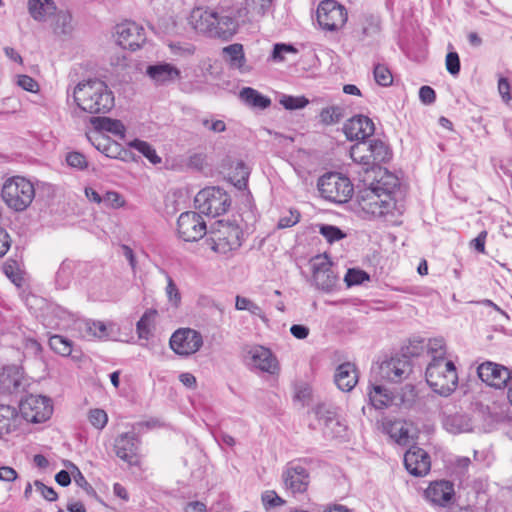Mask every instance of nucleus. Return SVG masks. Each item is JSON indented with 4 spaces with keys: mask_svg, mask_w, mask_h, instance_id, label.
<instances>
[{
    "mask_svg": "<svg viewBox=\"0 0 512 512\" xmlns=\"http://www.w3.org/2000/svg\"><path fill=\"white\" fill-rule=\"evenodd\" d=\"M193 29L209 37L230 40L237 32L239 23L230 10H205L195 8L189 16Z\"/></svg>",
    "mask_w": 512,
    "mask_h": 512,
    "instance_id": "nucleus-1",
    "label": "nucleus"
},
{
    "mask_svg": "<svg viewBox=\"0 0 512 512\" xmlns=\"http://www.w3.org/2000/svg\"><path fill=\"white\" fill-rule=\"evenodd\" d=\"M73 98L77 106L89 114H106L115 105L113 92L99 79L79 82L73 89Z\"/></svg>",
    "mask_w": 512,
    "mask_h": 512,
    "instance_id": "nucleus-2",
    "label": "nucleus"
},
{
    "mask_svg": "<svg viewBox=\"0 0 512 512\" xmlns=\"http://www.w3.org/2000/svg\"><path fill=\"white\" fill-rule=\"evenodd\" d=\"M397 186L398 178L387 174L371 187L360 190L357 194V202L366 214L374 217L385 216L395 206L391 194Z\"/></svg>",
    "mask_w": 512,
    "mask_h": 512,
    "instance_id": "nucleus-3",
    "label": "nucleus"
},
{
    "mask_svg": "<svg viewBox=\"0 0 512 512\" xmlns=\"http://www.w3.org/2000/svg\"><path fill=\"white\" fill-rule=\"evenodd\" d=\"M425 376L431 389L444 397L451 395L458 385L457 370L451 360L430 362Z\"/></svg>",
    "mask_w": 512,
    "mask_h": 512,
    "instance_id": "nucleus-4",
    "label": "nucleus"
},
{
    "mask_svg": "<svg viewBox=\"0 0 512 512\" xmlns=\"http://www.w3.org/2000/svg\"><path fill=\"white\" fill-rule=\"evenodd\" d=\"M1 196L9 208L16 212H22L32 203L35 197V188L26 178L14 176L4 182Z\"/></svg>",
    "mask_w": 512,
    "mask_h": 512,
    "instance_id": "nucleus-5",
    "label": "nucleus"
},
{
    "mask_svg": "<svg viewBox=\"0 0 512 512\" xmlns=\"http://www.w3.org/2000/svg\"><path fill=\"white\" fill-rule=\"evenodd\" d=\"M243 232L237 224L217 221L211 228L207 239L211 249L220 254H227L241 246Z\"/></svg>",
    "mask_w": 512,
    "mask_h": 512,
    "instance_id": "nucleus-6",
    "label": "nucleus"
},
{
    "mask_svg": "<svg viewBox=\"0 0 512 512\" xmlns=\"http://www.w3.org/2000/svg\"><path fill=\"white\" fill-rule=\"evenodd\" d=\"M317 187L323 198L338 204L348 202L354 192L350 179L337 172H329L321 176Z\"/></svg>",
    "mask_w": 512,
    "mask_h": 512,
    "instance_id": "nucleus-7",
    "label": "nucleus"
},
{
    "mask_svg": "<svg viewBox=\"0 0 512 512\" xmlns=\"http://www.w3.org/2000/svg\"><path fill=\"white\" fill-rule=\"evenodd\" d=\"M196 208L202 214L212 217L224 214L231 205L229 195L219 187H207L195 196Z\"/></svg>",
    "mask_w": 512,
    "mask_h": 512,
    "instance_id": "nucleus-8",
    "label": "nucleus"
},
{
    "mask_svg": "<svg viewBox=\"0 0 512 512\" xmlns=\"http://www.w3.org/2000/svg\"><path fill=\"white\" fill-rule=\"evenodd\" d=\"M317 21L324 30L336 31L347 21V11L334 0H324L317 8Z\"/></svg>",
    "mask_w": 512,
    "mask_h": 512,
    "instance_id": "nucleus-9",
    "label": "nucleus"
},
{
    "mask_svg": "<svg viewBox=\"0 0 512 512\" xmlns=\"http://www.w3.org/2000/svg\"><path fill=\"white\" fill-rule=\"evenodd\" d=\"M23 417L33 423H42L50 418L53 407L49 398L42 395H29L20 403Z\"/></svg>",
    "mask_w": 512,
    "mask_h": 512,
    "instance_id": "nucleus-10",
    "label": "nucleus"
},
{
    "mask_svg": "<svg viewBox=\"0 0 512 512\" xmlns=\"http://www.w3.org/2000/svg\"><path fill=\"white\" fill-rule=\"evenodd\" d=\"M170 348L180 356H189L196 353L203 345L200 332L191 328L176 330L169 341Z\"/></svg>",
    "mask_w": 512,
    "mask_h": 512,
    "instance_id": "nucleus-11",
    "label": "nucleus"
},
{
    "mask_svg": "<svg viewBox=\"0 0 512 512\" xmlns=\"http://www.w3.org/2000/svg\"><path fill=\"white\" fill-rule=\"evenodd\" d=\"M179 236L187 242L200 240L207 232L206 223L202 216L195 211L180 214L177 221Z\"/></svg>",
    "mask_w": 512,
    "mask_h": 512,
    "instance_id": "nucleus-12",
    "label": "nucleus"
},
{
    "mask_svg": "<svg viewBox=\"0 0 512 512\" xmlns=\"http://www.w3.org/2000/svg\"><path fill=\"white\" fill-rule=\"evenodd\" d=\"M117 43L124 49L136 51L146 42L144 28L134 21H125L116 26Z\"/></svg>",
    "mask_w": 512,
    "mask_h": 512,
    "instance_id": "nucleus-13",
    "label": "nucleus"
},
{
    "mask_svg": "<svg viewBox=\"0 0 512 512\" xmlns=\"http://www.w3.org/2000/svg\"><path fill=\"white\" fill-rule=\"evenodd\" d=\"M378 370L382 379L399 383L410 374L412 368L407 354H403L383 361Z\"/></svg>",
    "mask_w": 512,
    "mask_h": 512,
    "instance_id": "nucleus-14",
    "label": "nucleus"
},
{
    "mask_svg": "<svg viewBox=\"0 0 512 512\" xmlns=\"http://www.w3.org/2000/svg\"><path fill=\"white\" fill-rule=\"evenodd\" d=\"M477 374L484 383L497 389L505 387L512 380V372L507 367L491 361L479 365Z\"/></svg>",
    "mask_w": 512,
    "mask_h": 512,
    "instance_id": "nucleus-15",
    "label": "nucleus"
},
{
    "mask_svg": "<svg viewBox=\"0 0 512 512\" xmlns=\"http://www.w3.org/2000/svg\"><path fill=\"white\" fill-rule=\"evenodd\" d=\"M313 279L316 286L323 291H331L338 278L327 255H318L312 260Z\"/></svg>",
    "mask_w": 512,
    "mask_h": 512,
    "instance_id": "nucleus-16",
    "label": "nucleus"
},
{
    "mask_svg": "<svg viewBox=\"0 0 512 512\" xmlns=\"http://www.w3.org/2000/svg\"><path fill=\"white\" fill-rule=\"evenodd\" d=\"M375 126L373 121L364 115H356L347 120L343 126V132L350 141H361L365 144V140L373 135Z\"/></svg>",
    "mask_w": 512,
    "mask_h": 512,
    "instance_id": "nucleus-17",
    "label": "nucleus"
},
{
    "mask_svg": "<svg viewBox=\"0 0 512 512\" xmlns=\"http://www.w3.org/2000/svg\"><path fill=\"white\" fill-rule=\"evenodd\" d=\"M404 465L411 475L425 476L431 468L430 455L424 449L413 445L404 455Z\"/></svg>",
    "mask_w": 512,
    "mask_h": 512,
    "instance_id": "nucleus-18",
    "label": "nucleus"
},
{
    "mask_svg": "<svg viewBox=\"0 0 512 512\" xmlns=\"http://www.w3.org/2000/svg\"><path fill=\"white\" fill-rule=\"evenodd\" d=\"M425 496L434 505L448 507L455 498L454 484L448 480L434 481L426 489Z\"/></svg>",
    "mask_w": 512,
    "mask_h": 512,
    "instance_id": "nucleus-19",
    "label": "nucleus"
},
{
    "mask_svg": "<svg viewBox=\"0 0 512 512\" xmlns=\"http://www.w3.org/2000/svg\"><path fill=\"white\" fill-rule=\"evenodd\" d=\"M316 417L323 421L325 433L331 437H339L346 430V427L337 417V408L331 404L321 403L314 408Z\"/></svg>",
    "mask_w": 512,
    "mask_h": 512,
    "instance_id": "nucleus-20",
    "label": "nucleus"
},
{
    "mask_svg": "<svg viewBox=\"0 0 512 512\" xmlns=\"http://www.w3.org/2000/svg\"><path fill=\"white\" fill-rule=\"evenodd\" d=\"M283 480L286 488L292 493H303L309 485V473L299 464H289L283 472Z\"/></svg>",
    "mask_w": 512,
    "mask_h": 512,
    "instance_id": "nucleus-21",
    "label": "nucleus"
},
{
    "mask_svg": "<svg viewBox=\"0 0 512 512\" xmlns=\"http://www.w3.org/2000/svg\"><path fill=\"white\" fill-rule=\"evenodd\" d=\"M248 354L255 368L269 374H275L279 370L278 361L268 348L255 346L249 350Z\"/></svg>",
    "mask_w": 512,
    "mask_h": 512,
    "instance_id": "nucleus-22",
    "label": "nucleus"
},
{
    "mask_svg": "<svg viewBox=\"0 0 512 512\" xmlns=\"http://www.w3.org/2000/svg\"><path fill=\"white\" fill-rule=\"evenodd\" d=\"M146 74L157 85H168L181 78V71L174 65L166 62L149 65Z\"/></svg>",
    "mask_w": 512,
    "mask_h": 512,
    "instance_id": "nucleus-23",
    "label": "nucleus"
},
{
    "mask_svg": "<svg viewBox=\"0 0 512 512\" xmlns=\"http://www.w3.org/2000/svg\"><path fill=\"white\" fill-rule=\"evenodd\" d=\"M136 436L134 433L121 434L115 441L116 455L129 465L138 464Z\"/></svg>",
    "mask_w": 512,
    "mask_h": 512,
    "instance_id": "nucleus-24",
    "label": "nucleus"
},
{
    "mask_svg": "<svg viewBox=\"0 0 512 512\" xmlns=\"http://www.w3.org/2000/svg\"><path fill=\"white\" fill-rule=\"evenodd\" d=\"M23 372L17 366H9L0 373V392L18 393L24 390Z\"/></svg>",
    "mask_w": 512,
    "mask_h": 512,
    "instance_id": "nucleus-25",
    "label": "nucleus"
},
{
    "mask_svg": "<svg viewBox=\"0 0 512 512\" xmlns=\"http://www.w3.org/2000/svg\"><path fill=\"white\" fill-rule=\"evenodd\" d=\"M334 382L340 390L351 391L358 383V371L355 364L351 362L340 364L336 369Z\"/></svg>",
    "mask_w": 512,
    "mask_h": 512,
    "instance_id": "nucleus-26",
    "label": "nucleus"
},
{
    "mask_svg": "<svg viewBox=\"0 0 512 512\" xmlns=\"http://www.w3.org/2000/svg\"><path fill=\"white\" fill-rule=\"evenodd\" d=\"M222 53L231 68L239 69L241 72L249 71L245 66L246 59L242 44L234 43L226 46L223 48Z\"/></svg>",
    "mask_w": 512,
    "mask_h": 512,
    "instance_id": "nucleus-27",
    "label": "nucleus"
},
{
    "mask_svg": "<svg viewBox=\"0 0 512 512\" xmlns=\"http://www.w3.org/2000/svg\"><path fill=\"white\" fill-rule=\"evenodd\" d=\"M90 123L96 130L112 133L121 139L125 137V126L120 120L108 117H92Z\"/></svg>",
    "mask_w": 512,
    "mask_h": 512,
    "instance_id": "nucleus-28",
    "label": "nucleus"
},
{
    "mask_svg": "<svg viewBox=\"0 0 512 512\" xmlns=\"http://www.w3.org/2000/svg\"><path fill=\"white\" fill-rule=\"evenodd\" d=\"M28 9L33 19L45 21L48 16L55 13L56 6L52 0H29Z\"/></svg>",
    "mask_w": 512,
    "mask_h": 512,
    "instance_id": "nucleus-29",
    "label": "nucleus"
},
{
    "mask_svg": "<svg viewBox=\"0 0 512 512\" xmlns=\"http://www.w3.org/2000/svg\"><path fill=\"white\" fill-rule=\"evenodd\" d=\"M17 419L18 412L15 407L0 404V438L16 428Z\"/></svg>",
    "mask_w": 512,
    "mask_h": 512,
    "instance_id": "nucleus-30",
    "label": "nucleus"
},
{
    "mask_svg": "<svg viewBox=\"0 0 512 512\" xmlns=\"http://www.w3.org/2000/svg\"><path fill=\"white\" fill-rule=\"evenodd\" d=\"M443 425L453 434L468 432L472 429L470 418L465 414H453L445 417Z\"/></svg>",
    "mask_w": 512,
    "mask_h": 512,
    "instance_id": "nucleus-31",
    "label": "nucleus"
},
{
    "mask_svg": "<svg viewBox=\"0 0 512 512\" xmlns=\"http://www.w3.org/2000/svg\"><path fill=\"white\" fill-rule=\"evenodd\" d=\"M240 98L250 107L266 109L271 105L270 98L262 95L251 87H245L240 91Z\"/></svg>",
    "mask_w": 512,
    "mask_h": 512,
    "instance_id": "nucleus-32",
    "label": "nucleus"
},
{
    "mask_svg": "<svg viewBox=\"0 0 512 512\" xmlns=\"http://www.w3.org/2000/svg\"><path fill=\"white\" fill-rule=\"evenodd\" d=\"M157 310L148 309L144 312L140 320L136 324V330L140 339L148 340L152 335L155 327V318Z\"/></svg>",
    "mask_w": 512,
    "mask_h": 512,
    "instance_id": "nucleus-33",
    "label": "nucleus"
},
{
    "mask_svg": "<svg viewBox=\"0 0 512 512\" xmlns=\"http://www.w3.org/2000/svg\"><path fill=\"white\" fill-rule=\"evenodd\" d=\"M369 400L376 409H383L391 405L393 397L382 385H373L369 392Z\"/></svg>",
    "mask_w": 512,
    "mask_h": 512,
    "instance_id": "nucleus-34",
    "label": "nucleus"
},
{
    "mask_svg": "<svg viewBox=\"0 0 512 512\" xmlns=\"http://www.w3.org/2000/svg\"><path fill=\"white\" fill-rule=\"evenodd\" d=\"M250 170L243 161H237L234 169L230 173V180L238 189L247 187Z\"/></svg>",
    "mask_w": 512,
    "mask_h": 512,
    "instance_id": "nucleus-35",
    "label": "nucleus"
},
{
    "mask_svg": "<svg viewBox=\"0 0 512 512\" xmlns=\"http://www.w3.org/2000/svg\"><path fill=\"white\" fill-rule=\"evenodd\" d=\"M74 263L72 261H63L56 272L55 283L59 289H66L72 279Z\"/></svg>",
    "mask_w": 512,
    "mask_h": 512,
    "instance_id": "nucleus-36",
    "label": "nucleus"
},
{
    "mask_svg": "<svg viewBox=\"0 0 512 512\" xmlns=\"http://www.w3.org/2000/svg\"><path fill=\"white\" fill-rule=\"evenodd\" d=\"M345 116V109L341 106H329L320 112V121L325 125L339 123Z\"/></svg>",
    "mask_w": 512,
    "mask_h": 512,
    "instance_id": "nucleus-37",
    "label": "nucleus"
},
{
    "mask_svg": "<svg viewBox=\"0 0 512 512\" xmlns=\"http://www.w3.org/2000/svg\"><path fill=\"white\" fill-rule=\"evenodd\" d=\"M73 342L61 335H53L49 338L50 348L61 356H69L72 352Z\"/></svg>",
    "mask_w": 512,
    "mask_h": 512,
    "instance_id": "nucleus-38",
    "label": "nucleus"
},
{
    "mask_svg": "<svg viewBox=\"0 0 512 512\" xmlns=\"http://www.w3.org/2000/svg\"><path fill=\"white\" fill-rule=\"evenodd\" d=\"M129 146L143 154L152 164L161 163V158L148 142L135 139L129 143Z\"/></svg>",
    "mask_w": 512,
    "mask_h": 512,
    "instance_id": "nucleus-39",
    "label": "nucleus"
},
{
    "mask_svg": "<svg viewBox=\"0 0 512 512\" xmlns=\"http://www.w3.org/2000/svg\"><path fill=\"white\" fill-rule=\"evenodd\" d=\"M390 436L400 445H408L410 443L409 428L406 423L396 421L390 427Z\"/></svg>",
    "mask_w": 512,
    "mask_h": 512,
    "instance_id": "nucleus-40",
    "label": "nucleus"
},
{
    "mask_svg": "<svg viewBox=\"0 0 512 512\" xmlns=\"http://www.w3.org/2000/svg\"><path fill=\"white\" fill-rule=\"evenodd\" d=\"M369 151L371 152L374 162H385L390 158L388 146L379 139L370 141Z\"/></svg>",
    "mask_w": 512,
    "mask_h": 512,
    "instance_id": "nucleus-41",
    "label": "nucleus"
},
{
    "mask_svg": "<svg viewBox=\"0 0 512 512\" xmlns=\"http://www.w3.org/2000/svg\"><path fill=\"white\" fill-rule=\"evenodd\" d=\"M428 353L431 355V362H436L437 360L446 361V347L445 342L442 338L430 339L427 344Z\"/></svg>",
    "mask_w": 512,
    "mask_h": 512,
    "instance_id": "nucleus-42",
    "label": "nucleus"
},
{
    "mask_svg": "<svg viewBox=\"0 0 512 512\" xmlns=\"http://www.w3.org/2000/svg\"><path fill=\"white\" fill-rule=\"evenodd\" d=\"M71 21H72V17L68 12H64V11L58 12L56 15L54 32L56 34H63V35L70 34L73 29Z\"/></svg>",
    "mask_w": 512,
    "mask_h": 512,
    "instance_id": "nucleus-43",
    "label": "nucleus"
},
{
    "mask_svg": "<svg viewBox=\"0 0 512 512\" xmlns=\"http://www.w3.org/2000/svg\"><path fill=\"white\" fill-rule=\"evenodd\" d=\"M273 0H245L247 13L257 16H264L271 8Z\"/></svg>",
    "mask_w": 512,
    "mask_h": 512,
    "instance_id": "nucleus-44",
    "label": "nucleus"
},
{
    "mask_svg": "<svg viewBox=\"0 0 512 512\" xmlns=\"http://www.w3.org/2000/svg\"><path fill=\"white\" fill-rule=\"evenodd\" d=\"M235 308L237 310H247L251 314L261 317L265 319L262 309L253 301L246 297L236 296Z\"/></svg>",
    "mask_w": 512,
    "mask_h": 512,
    "instance_id": "nucleus-45",
    "label": "nucleus"
},
{
    "mask_svg": "<svg viewBox=\"0 0 512 512\" xmlns=\"http://www.w3.org/2000/svg\"><path fill=\"white\" fill-rule=\"evenodd\" d=\"M279 102L287 110H296L304 108L309 100L304 96L282 95Z\"/></svg>",
    "mask_w": 512,
    "mask_h": 512,
    "instance_id": "nucleus-46",
    "label": "nucleus"
},
{
    "mask_svg": "<svg viewBox=\"0 0 512 512\" xmlns=\"http://www.w3.org/2000/svg\"><path fill=\"white\" fill-rule=\"evenodd\" d=\"M319 232L329 243L339 241L346 236L340 228L328 224H321L319 226Z\"/></svg>",
    "mask_w": 512,
    "mask_h": 512,
    "instance_id": "nucleus-47",
    "label": "nucleus"
},
{
    "mask_svg": "<svg viewBox=\"0 0 512 512\" xmlns=\"http://www.w3.org/2000/svg\"><path fill=\"white\" fill-rule=\"evenodd\" d=\"M373 74L376 83L380 86L386 87L391 85L393 82V77L390 70L382 64L375 65Z\"/></svg>",
    "mask_w": 512,
    "mask_h": 512,
    "instance_id": "nucleus-48",
    "label": "nucleus"
},
{
    "mask_svg": "<svg viewBox=\"0 0 512 512\" xmlns=\"http://www.w3.org/2000/svg\"><path fill=\"white\" fill-rule=\"evenodd\" d=\"M66 162L71 168L85 170L88 168V160L86 156L80 152L73 151L66 155Z\"/></svg>",
    "mask_w": 512,
    "mask_h": 512,
    "instance_id": "nucleus-49",
    "label": "nucleus"
},
{
    "mask_svg": "<svg viewBox=\"0 0 512 512\" xmlns=\"http://www.w3.org/2000/svg\"><path fill=\"white\" fill-rule=\"evenodd\" d=\"M106 208L117 209L125 204L123 197L116 191H107L101 202Z\"/></svg>",
    "mask_w": 512,
    "mask_h": 512,
    "instance_id": "nucleus-50",
    "label": "nucleus"
},
{
    "mask_svg": "<svg viewBox=\"0 0 512 512\" xmlns=\"http://www.w3.org/2000/svg\"><path fill=\"white\" fill-rule=\"evenodd\" d=\"M298 50L291 44L277 43L273 47L271 59L275 62H282L285 60L284 54H296Z\"/></svg>",
    "mask_w": 512,
    "mask_h": 512,
    "instance_id": "nucleus-51",
    "label": "nucleus"
},
{
    "mask_svg": "<svg viewBox=\"0 0 512 512\" xmlns=\"http://www.w3.org/2000/svg\"><path fill=\"white\" fill-rule=\"evenodd\" d=\"M345 282L348 287L362 284L365 280H369V275L362 270L349 269L345 275Z\"/></svg>",
    "mask_w": 512,
    "mask_h": 512,
    "instance_id": "nucleus-52",
    "label": "nucleus"
},
{
    "mask_svg": "<svg viewBox=\"0 0 512 512\" xmlns=\"http://www.w3.org/2000/svg\"><path fill=\"white\" fill-rule=\"evenodd\" d=\"M89 421L97 429H103L108 421L107 413L102 409H92L89 412Z\"/></svg>",
    "mask_w": 512,
    "mask_h": 512,
    "instance_id": "nucleus-53",
    "label": "nucleus"
},
{
    "mask_svg": "<svg viewBox=\"0 0 512 512\" xmlns=\"http://www.w3.org/2000/svg\"><path fill=\"white\" fill-rule=\"evenodd\" d=\"M300 212L296 209H290L288 215L280 217L277 227L279 229L289 228L296 225L300 220Z\"/></svg>",
    "mask_w": 512,
    "mask_h": 512,
    "instance_id": "nucleus-54",
    "label": "nucleus"
},
{
    "mask_svg": "<svg viewBox=\"0 0 512 512\" xmlns=\"http://www.w3.org/2000/svg\"><path fill=\"white\" fill-rule=\"evenodd\" d=\"M166 294L169 301L177 307L181 301V295L175 282L170 276H167Z\"/></svg>",
    "mask_w": 512,
    "mask_h": 512,
    "instance_id": "nucleus-55",
    "label": "nucleus"
},
{
    "mask_svg": "<svg viewBox=\"0 0 512 512\" xmlns=\"http://www.w3.org/2000/svg\"><path fill=\"white\" fill-rule=\"evenodd\" d=\"M446 68L452 75H458L460 72V59L456 52H449L446 55Z\"/></svg>",
    "mask_w": 512,
    "mask_h": 512,
    "instance_id": "nucleus-56",
    "label": "nucleus"
},
{
    "mask_svg": "<svg viewBox=\"0 0 512 512\" xmlns=\"http://www.w3.org/2000/svg\"><path fill=\"white\" fill-rule=\"evenodd\" d=\"M17 84L21 88L29 92H37L39 89L38 83L28 75H19Z\"/></svg>",
    "mask_w": 512,
    "mask_h": 512,
    "instance_id": "nucleus-57",
    "label": "nucleus"
},
{
    "mask_svg": "<svg viewBox=\"0 0 512 512\" xmlns=\"http://www.w3.org/2000/svg\"><path fill=\"white\" fill-rule=\"evenodd\" d=\"M35 486L41 492L42 496L46 500L53 502L58 499V494L52 487H48L44 483H42L41 481H38V480L35 481Z\"/></svg>",
    "mask_w": 512,
    "mask_h": 512,
    "instance_id": "nucleus-58",
    "label": "nucleus"
},
{
    "mask_svg": "<svg viewBox=\"0 0 512 512\" xmlns=\"http://www.w3.org/2000/svg\"><path fill=\"white\" fill-rule=\"evenodd\" d=\"M498 91H499V94L502 98V100L506 103V104H509L512 97H511V94H510V84L508 82V80L504 77H500L499 80H498Z\"/></svg>",
    "mask_w": 512,
    "mask_h": 512,
    "instance_id": "nucleus-59",
    "label": "nucleus"
},
{
    "mask_svg": "<svg viewBox=\"0 0 512 512\" xmlns=\"http://www.w3.org/2000/svg\"><path fill=\"white\" fill-rule=\"evenodd\" d=\"M419 98L422 103L430 105L435 102L436 93L430 86H422L419 90Z\"/></svg>",
    "mask_w": 512,
    "mask_h": 512,
    "instance_id": "nucleus-60",
    "label": "nucleus"
},
{
    "mask_svg": "<svg viewBox=\"0 0 512 512\" xmlns=\"http://www.w3.org/2000/svg\"><path fill=\"white\" fill-rule=\"evenodd\" d=\"M69 465L73 468V476L76 484L85 490H92L91 485L88 483L84 475L81 473L79 468L73 463L69 462Z\"/></svg>",
    "mask_w": 512,
    "mask_h": 512,
    "instance_id": "nucleus-61",
    "label": "nucleus"
},
{
    "mask_svg": "<svg viewBox=\"0 0 512 512\" xmlns=\"http://www.w3.org/2000/svg\"><path fill=\"white\" fill-rule=\"evenodd\" d=\"M262 501L267 507H275L282 505L284 500L279 497L274 491H268L262 496Z\"/></svg>",
    "mask_w": 512,
    "mask_h": 512,
    "instance_id": "nucleus-62",
    "label": "nucleus"
},
{
    "mask_svg": "<svg viewBox=\"0 0 512 512\" xmlns=\"http://www.w3.org/2000/svg\"><path fill=\"white\" fill-rule=\"evenodd\" d=\"M202 125L215 133L223 132L226 130V124L222 120L210 121L208 119H203Z\"/></svg>",
    "mask_w": 512,
    "mask_h": 512,
    "instance_id": "nucleus-63",
    "label": "nucleus"
},
{
    "mask_svg": "<svg viewBox=\"0 0 512 512\" xmlns=\"http://www.w3.org/2000/svg\"><path fill=\"white\" fill-rule=\"evenodd\" d=\"M10 236L7 231L0 226V257H3L10 248Z\"/></svg>",
    "mask_w": 512,
    "mask_h": 512,
    "instance_id": "nucleus-64",
    "label": "nucleus"
}]
</instances>
